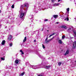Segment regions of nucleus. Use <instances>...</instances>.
Returning a JSON list of instances; mask_svg holds the SVG:
<instances>
[{"instance_id": "nucleus-1", "label": "nucleus", "mask_w": 76, "mask_h": 76, "mask_svg": "<svg viewBox=\"0 0 76 76\" xmlns=\"http://www.w3.org/2000/svg\"><path fill=\"white\" fill-rule=\"evenodd\" d=\"M28 6H29V4L28 3H25L24 4L22 5L20 7V10H22L24 9V7H26V10H28Z\"/></svg>"}, {"instance_id": "nucleus-2", "label": "nucleus", "mask_w": 76, "mask_h": 76, "mask_svg": "<svg viewBox=\"0 0 76 76\" xmlns=\"http://www.w3.org/2000/svg\"><path fill=\"white\" fill-rule=\"evenodd\" d=\"M19 13H20V18H23L24 15H25L26 13V11L25 13L24 12L22 11V10H20L19 11Z\"/></svg>"}, {"instance_id": "nucleus-3", "label": "nucleus", "mask_w": 76, "mask_h": 76, "mask_svg": "<svg viewBox=\"0 0 76 76\" xmlns=\"http://www.w3.org/2000/svg\"><path fill=\"white\" fill-rule=\"evenodd\" d=\"M54 38V37H53V38L51 39H49L48 40H47L46 41H45V42L46 43V44H48V42H49L50 41H51V40H53V39Z\"/></svg>"}, {"instance_id": "nucleus-4", "label": "nucleus", "mask_w": 76, "mask_h": 76, "mask_svg": "<svg viewBox=\"0 0 76 76\" xmlns=\"http://www.w3.org/2000/svg\"><path fill=\"white\" fill-rule=\"evenodd\" d=\"M61 28H64V29H66L67 28V27L64 25H63L61 26Z\"/></svg>"}, {"instance_id": "nucleus-5", "label": "nucleus", "mask_w": 76, "mask_h": 76, "mask_svg": "<svg viewBox=\"0 0 76 76\" xmlns=\"http://www.w3.org/2000/svg\"><path fill=\"white\" fill-rule=\"evenodd\" d=\"M12 38V36L11 35H9L8 38V40L10 41L11 40V39Z\"/></svg>"}, {"instance_id": "nucleus-6", "label": "nucleus", "mask_w": 76, "mask_h": 76, "mask_svg": "<svg viewBox=\"0 0 76 76\" xmlns=\"http://www.w3.org/2000/svg\"><path fill=\"white\" fill-rule=\"evenodd\" d=\"M76 42H74L73 44V48H76Z\"/></svg>"}, {"instance_id": "nucleus-7", "label": "nucleus", "mask_w": 76, "mask_h": 76, "mask_svg": "<svg viewBox=\"0 0 76 76\" xmlns=\"http://www.w3.org/2000/svg\"><path fill=\"white\" fill-rule=\"evenodd\" d=\"M69 50H67L66 53L64 54V56H66V55H67V54H69Z\"/></svg>"}, {"instance_id": "nucleus-8", "label": "nucleus", "mask_w": 76, "mask_h": 76, "mask_svg": "<svg viewBox=\"0 0 76 76\" xmlns=\"http://www.w3.org/2000/svg\"><path fill=\"white\" fill-rule=\"evenodd\" d=\"M18 63H19V60H16L15 61V64L16 66V64H18Z\"/></svg>"}, {"instance_id": "nucleus-9", "label": "nucleus", "mask_w": 76, "mask_h": 76, "mask_svg": "<svg viewBox=\"0 0 76 76\" xmlns=\"http://www.w3.org/2000/svg\"><path fill=\"white\" fill-rule=\"evenodd\" d=\"M5 42H6V41H5V40H4L2 41V42L1 43L2 45H4Z\"/></svg>"}, {"instance_id": "nucleus-10", "label": "nucleus", "mask_w": 76, "mask_h": 76, "mask_svg": "<svg viewBox=\"0 0 76 76\" xmlns=\"http://www.w3.org/2000/svg\"><path fill=\"white\" fill-rule=\"evenodd\" d=\"M50 67H51V66L50 65L47 66L45 68V69H49V68H50Z\"/></svg>"}, {"instance_id": "nucleus-11", "label": "nucleus", "mask_w": 76, "mask_h": 76, "mask_svg": "<svg viewBox=\"0 0 76 76\" xmlns=\"http://www.w3.org/2000/svg\"><path fill=\"white\" fill-rule=\"evenodd\" d=\"M31 67L33 69H38V68H37V66H32Z\"/></svg>"}, {"instance_id": "nucleus-12", "label": "nucleus", "mask_w": 76, "mask_h": 76, "mask_svg": "<svg viewBox=\"0 0 76 76\" xmlns=\"http://www.w3.org/2000/svg\"><path fill=\"white\" fill-rule=\"evenodd\" d=\"M25 72H23V73H22L21 74H20V76H23V75H25Z\"/></svg>"}, {"instance_id": "nucleus-13", "label": "nucleus", "mask_w": 76, "mask_h": 76, "mask_svg": "<svg viewBox=\"0 0 76 76\" xmlns=\"http://www.w3.org/2000/svg\"><path fill=\"white\" fill-rule=\"evenodd\" d=\"M53 17L54 18H57L58 17V15H53Z\"/></svg>"}, {"instance_id": "nucleus-14", "label": "nucleus", "mask_w": 76, "mask_h": 76, "mask_svg": "<svg viewBox=\"0 0 76 76\" xmlns=\"http://www.w3.org/2000/svg\"><path fill=\"white\" fill-rule=\"evenodd\" d=\"M26 41V37H25L24 38V39L23 40V42H25Z\"/></svg>"}, {"instance_id": "nucleus-15", "label": "nucleus", "mask_w": 76, "mask_h": 76, "mask_svg": "<svg viewBox=\"0 0 76 76\" xmlns=\"http://www.w3.org/2000/svg\"><path fill=\"white\" fill-rule=\"evenodd\" d=\"M59 43V44H62V41H61V40H59L58 41Z\"/></svg>"}, {"instance_id": "nucleus-16", "label": "nucleus", "mask_w": 76, "mask_h": 76, "mask_svg": "<svg viewBox=\"0 0 76 76\" xmlns=\"http://www.w3.org/2000/svg\"><path fill=\"white\" fill-rule=\"evenodd\" d=\"M71 28H69L67 30V32H69L70 31V30H71Z\"/></svg>"}, {"instance_id": "nucleus-17", "label": "nucleus", "mask_w": 76, "mask_h": 76, "mask_svg": "<svg viewBox=\"0 0 76 76\" xmlns=\"http://www.w3.org/2000/svg\"><path fill=\"white\" fill-rule=\"evenodd\" d=\"M20 52L22 53V54H24V53L23 52V51H22V50H20Z\"/></svg>"}, {"instance_id": "nucleus-18", "label": "nucleus", "mask_w": 76, "mask_h": 76, "mask_svg": "<svg viewBox=\"0 0 76 76\" xmlns=\"http://www.w3.org/2000/svg\"><path fill=\"white\" fill-rule=\"evenodd\" d=\"M12 8V9H13L15 7V5H14V4H13L11 6Z\"/></svg>"}, {"instance_id": "nucleus-19", "label": "nucleus", "mask_w": 76, "mask_h": 76, "mask_svg": "<svg viewBox=\"0 0 76 76\" xmlns=\"http://www.w3.org/2000/svg\"><path fill=\"white\" fill-rule=\"evenodd\" d=\"M61 62H59L58 63V65H59V66H61Z\"/></svg>"}, {"instance_id": "nucleus-20", "label": "nucleus", "mask_w": 76, "mask_h": 76, "mask_svg": "<svg viewBox=\"0 0 76 76\" xmlns=\"http://www.w3.org/2000/svg\"><path fill=\"white\" fill-rule=\"evenodd\" d=\"M1 60H5V59H4V58H3V57H2V58H1Z\"/></svg>"}, {"instance_id": "nucleus-21", "label": "nucleus", "mask_w": 76, "mask_h": 76, "mask_svg": "<svg viewBox=\"0 0 76 76\" xmlns=\"http://www.w3.org/2000/svg\"><path fill=\"white\" fill-rule=\"evenodd\" d=\"M69 8H68L67 9H66V10H67V12H69Z\"/></svg>"}, {"instance_id": "nucleus-22", "label": "nucleus", "mask_w": 76, "mask_h": 76, "mask_svg": "<svg viewBox=\"0 0 76 76\" xmlns=\"http://www.w3.org/2000/svg\"><path fill=\"white\" fill-rule=\"evenodd\" d=\"M12 45H13V44L12 43L10 44V47H12Z\"/></svg>"}, {"instance_id": "nucleus-23", "label": "nucleus", "mask_w": 76, "mask_h": 76, "mask_svg": "<svg viewBox=\"0 0 76 76\" xmlns=\"http://www.w3.org/2000/svg\"><path fill=\"white\" fill-rule=\"evenodd\" d=\"M59 4H54V6H57V5H58Z\"/></svg>"}, {"instance_id": "nucleus-24", "label": "nucleus", "mask_w": 76, "mask_h": 76, "mask_svg": "<svg viewBox=\"0 0 76 76\" xmlns=\"http://www.w3.org/2000/svg\"><path fill=\"white\" fill-rule=\"evenodd\" d=\"M62 38H63V39L64 38H65V36L64 35L62 36Z\"/></svg>"}, {"instance_id": "nucleus-25", "label": "nucleus", "mask_w": 76, "mask_h": 76, "mask_svg": "<svg viewBox=\"0 0 76 76\" xmlns=\"http://www.w3.org/2000/svg\"><path fill=\"white\" fill-rule=\"evenodd\" d=\"M44 20V21H45V22H46V21H48V19H45Z\"/></svg>"}, {"instance_id": "nucleus-26", "label": "nucleus", "mask_w": 76, "mask_h": 76, "mask_svg": "<svg viewBox=\"0 0 76 76\" xmlns=\"http://www.w3.org/2000/svg\"><path fill=\"white\" fill-rule=\"evenodd\" d=\"M48 39V37H47L45 40V41H47V40Z\"/></svg>"}, {"instance_id": "nucleus-27", "label": "nucleus", "mask_w": 76, "mask_h": 76, "mask_svg": "<svg viewBox=\"0 0 76 76\" xmlns=\"http://www.w3.org/2000/svg\"><path fill=\"white\" fill-rule=\"evenodd\" d=\"M42 45L43 48L44 49L45 48V46H44V45Z\"/></svg>"}, {"instance_id": "nucleus-28", "label": "nucleus", "mask_w": 76, "mask_h": 76, "mask_svg": "<svg viewBox=\"0 0 76 76\" xmlns=\"http://www.w3.org/2000/svg\"><path fill=\"white\" fill-rule=\"evenodd\" d=\"M52 36H53V34L50 35L49 36V37H51Z\"/></svg>"}, {"instance_id": "nucleus-29", "label": "nucleus", "mask_w": 76, "mask_h": 76, "mask_svg": "<svg viewBox=\"0 0 76 76\" xmlns=\"http://www.w3.org/2000/svg\"><path fill=\"white\" fill-rule=\"evenodd\" d=\"M66 20H67V21L69 20V18H68V17H67V18H66Z\"/></svg>"}, {"instance_id": "nucleus-30", "label": "nucleus", "mask_w": 76, "mask_h": 76, "mask_svg": "<svg viewBox=\"0 0 76 76\" xmlns=\"http://www.w3.org/2000/svg\"><path fill=\"white\" fill-rule=\"evenodd\" d=\"M74 34H76V31H74Z\"/></svg>"}, {"instance_id": "nucleus-31", "label": "nucleus", "mask_w": 76, "mask_h": 76, "mask_svg": "<svg viewBox=\"0 0 76 76\" xmlns=\"http://www.w3.org/2000/svg\"><path fill=\"white\" fill-rule=\"evenodd\" d=\"M54 0H52V2H54Z\"/></svg>"}, {"instance_id": "nucleus-32", "label": "nucleus", "mask_w": 76, "mask_h": 76, "mask_svg": "<svg viewBox=\"0 0 76 76\" xmlns=\"http://www.w3.org/2000/svg\"><path fill=\"white\" fill-rule=\"evenodd\" d=\"M56 34V33H53V34H52L53 35H55Z\"/></svg>"}, {"instance_id": "nucleus-33", "label": "nucleus", "mask_w": 76, "mask_h": 76, "mask_svg": "<svg viewBox=\"0 0 76 76\" xmlns=\"http://www.w3.org/2000/svg\"><path fill=\"white\" fill-rule=\"evenodd\" d=\"M34 42H36V40H35V39L34 40Z\"/></svg>"}, {"instance_id": "nucleus-34", "label": "nucleus", "mask_w": 76, "mask_h": 76, "mask_svg": "<svg viewBox=\"0 0 76 76\" xmlns=\"http://www.w3.org/2000/svg\"><path fill=\"white\" fill-rule=\"evenodd\" d=\"M60 0H58V2H59L60 1Z\"/></svg>"}, {"instance_id": "nucleus-35", "label": "nucleus", "mask_w": 76, "mask_h": 76, "mask_svg": "<svg viewBox=\"0 0 76 76\" xmlns=\"http://www.w3.org/2000/svg\"><path fill=\"white\" fill-rule=\"evenodd\" d=\"M38 76H43V75H39Z\"/></svg>"}, {"instance_id": "nucleus-36", "label": "nucleus", "mask_w": 76, "mask_h": 76, "mask_svg": "<svg viewBox=\"0 0 76 76\" xmlns=\"http://www.w3.org/2000/svg\"><path fill=\"white\" fill-rule=\"evenodd\" d=\"M56 23H57V24H58V22H56Z\"/></svg>"}, {"instance_id": "nucleus-37", "label": "nucleus", "mask_w": 76, "mask_h": 76, "mask_svg": "<svg viewBox=\"0 0 76 76\" xmlns=\"http://www.w3.org/2000/svg\"><path fill=\"white\" fill-rule=\"evenodd\" d=\"M65 20H66V18H65Z\"/></svg>"}, {"instance_id": "nucleus-38", "label": "nucleus", "mask_w": 76, "mask_h": 76, "mask_svg": "<svg viewBox=\"0 0 76 76\" xmlns=\"http://www.w3.org/2000/svg\"><path fill=\"white\" fill-rule=\"evenodd\" d=\"M0 13H1V10H0Z\"/></svg>"}, {"instance_id": "nucleus-39", "label": "nucleus", "mask_w": 76, "mask_h": 76, "mask_svg": "<svg viewBox=\"0 0 76 76\" xmlns=\"http://www.w3.org/2000/svg\"><path fill=\"white\" fill-rule=\"evenodd\" d=\"M47 31V32H48L49 31L48 30Z\"/></svg>"}, {"instance_id": "nucleus-40", "label": "nucleus", "mask_w": 76, "mask_h": 76, "mask_svg": "<svg viewBox=\"0 0 76 76\" xmlns=\"http://www.w3.org/2000/svg\"><path fill=\"white\" fill-rule=\"evenodd\" d=\"M42 31H43V29H42Z\"/></svg>"}, {"instance_id": "nucleus-41", "label": "nucleus", "mask_w": 76, "mask_h": 76, "mask_svg": "<svg viewBox=\"0 0 76 76\" xmlns=\"http://www.w3.org/2000/svg\"><path fill=\"white\" fill-rule=\"evenodd\" d=\"M42 75H43V73H42Z\"/></svg>"}, {"instance_id": "nucleus-42", "label": "nucleus", "mask_w": 76, "mask_h": 76, "mask_svg": "<svg viewBox=\"0 0 76 76\" xmlns=\"http://www.w3.org/2000/svg\"><path fill=\"white\" fill-rule=\"evenodd\" d=\"M75 63H76V61H75Z\"/></svg>"}, {"instance_id": "nucleus-43", "label": "nucleus", "mask_w": 76, "mask_h": 76, "mask_svg": "<svg viewBox=\"0 0 76 76\" xmlns=\"http://www.w3.org/2000/svg\"><path fill=\"white\" fill-rule=\"evenodd\" d=\"M21 46H22V45H21Z\"/></svg>"}, {"instance_id": "nucleus-44", "label": "nucleus", "mask_w": 76, "mask_h": 76, "mask_svg": "<svg viewBox=\"0 0 76 76\" xmlns=\"http://www.w3.org/2000/svg\"><path fill=\"white\" fill-rule=\"evenodd\" d=\"M75 18L76 19V18Z\"/></svg>"}]
</instances>
